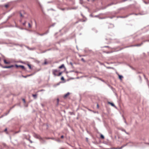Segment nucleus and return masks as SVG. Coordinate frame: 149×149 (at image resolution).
<instances>
[{
  "mask_svg": "<svg viewBox=\"0 0 149 149\" xmlns=\"http://www.w3.org/2000/svg\"><path fill=\"white\" fill-rule=\"evenodd\" d=\"M28 66H29L30 69H31V65H30L28 64Z\"/></svg>",
  "mask_w": 149,
  "mask_h": 149,
  "instance_id": "393cba45",
  "label": "nucleus"
},
{
  "mask_svg": "<svg viewBox=\"0 0 149 149\" xmlns=\"http://www.w3.org/2000/svg\"><path fill=\"white\" fill-rule=\"evenodd\" d=\"M10 110H9V111H8V113H6V115H7V114H8L9 113V112H10Z\"/></svg>",
  "mask_w": 149,
  "mask_h": 149,
  "instance_id": "37998d69",
  "label": "nucleus"
},
{
  "mask_svg": "<svg viewBox=\"0 0 149 149\" xmlns=\"http://www.w3.org/2000/svg\"><path fill=\"white\" fill-rule=\"evenodd\" d=\"M61 10H64L65 9H64V8H61Z\"/></svg>",
  "mask_w": 149,
  "mask_h": 149,
  "instance_id": "3c124183",
  "label": "nucleus"
},
{
  "mask_svg": "<svg viewBox=\"0 0 149 149\" xmlns=\"http://www.w3.org/2000/svg\"><path fill=\"white\" fill-rule=\"evenodd\" d=\"M22 100H23V101L24 102V103H25V102H26V101H25V99H22Z\"/></svg>",
  "mask_w": 149,
  "mask_h": 149,
  "instance_id": "e433bc0d",
  "label": "nucleus"
},
{
  "mask_svg": "<svg viewBox=\"0 0 149 149\" xmlns=\"http://www.w3.org/2000/svg\"><path fill=\"white\" fill-rule=\"evenodd\" d=\"M116 4V3H114L113 2H112L110 4H108L107 5V6L108 7L109 6H111V5H113V4Z\"/></svg>",
  "mask_w": 149,
  "mask_h": 149,
  "instance_id": "6e6552de",
  "label": "nucleus"
},
{
  "mask_svg": "<svg viewBox=\"0 0 149 149\" xmlns=\"http://www.w3.org/2000/svg\"><path fill=\"white\" fill-rule=\"evenodd\" d=\"M126 134H129V133L127 132L126 131V132H125Z\"/></svg>",
  "mask_w": 149,
  "mask_h": 149,
  "instance_id": "864d4df0",
  "label": "nucleus"
},
{
  "mask_svg": "<svg viewBox=\"0 0 149 149\" xmlns=\"http://www.w3.org/2000/svg\"><path fill=\"white\" fill-rule=\"evenodd\" d=\"M29 49V50H33V48H31V49Z\"/></svg>",
  "mask_w": 149,
  "mask_h": 149,
  "instance_id": "bf43d9fd",
  "label": "nucleus"
},
{
  "mask_svg": "<svg viewBox=\"0 0 149 149\" xmlns=\"http://www.w3.org/2000/svg\"><path fill=\"white\" fill-rule=\"evenodd\" d=\"M99 15H95V16H94V17H99Z\"/></svg>",
  "mask_w": 149,
  "mask_h": 149,
  "instance_id": "c85d7f7f",
  "label": "nucleus"
},
{
  "mask_svg": "<svg viewBox=\"0 0 149 149\" xmlns=\"http://www.w3.org/2000/svg\"><path fill=\"white\" fill-rule=\"evenodd\" d=\"M28 26H29V27H31V26L30 24V23H28Z\"/></svg>",
  "mask_w": 149,
  "mask_h": 149,
  "instance_id": "cd10ccee",
  "label": "nucleus"
},
{
  "mask_svg": "<svg viewBox=\"0 0 149 149\" xmlns=\"http://www.w3.org/2000/svg\"><path fill=\"white\" fill-rule=\"evenodd\" d=\"M107 68L110 69V68H112L111 67H107Z\"/></svg>",
  "mask_w": 149,
  "mask_h": 149,
  "instance_id": "de8ad7c7",
  "label": "nucleus"
},
{
  "mask_svg": "<svg viewBox=\"0 0 149 149\" xmlns=\"http://www.w3.org/2000/svg\"><path fill=\"white\" fill-rule=\"evenodd\" d=\"M127 1V0H123V2H124V1Z\"/></svg>",
  "mask_w": 149,
  "mask_h": 149,
  "instance_id": "6e6d98bb",
  "label": "nucleus"
},
{
  "mask_svg": "<svg viewBox=\"0 0 149 149\" xmlns=\"http://www.w3.org/2000/svg\"><path fill=\"white\" fill-rule=\"evenodd\" d=\"M148 41V42H149V40H146V41Z\"/></svg>",
  "mask_w": 149,
  "mask_h": 149,
  "instance_id": "680f3d73",
  "label": "nucleus"
},
{
  "mask_svg": "<svg viewBox=\"0 0 149 149\" xmlns=\"http://www.w3.org/2000/svg\"><path fill=\"white\" fill-rule=\"evenodd\" d=\"M7 128H6V129H5V130H4V131H7Z\"/></svg>",
  "mask_w": 149,
  "mask_h": 149,
  "instance_id": "4d7b16f0",
  "label": "nucleus"
},
{
  "mask_svg": "<svg viewBox=\"0 0 149 149\" xmlns=\"http://www.w3.org/2000/svg\"><path fill=\"white\" fill-rule=\"evenodd\" d=\"M15 66L17 67V68H18V67H19V65H15Z\"/></svg>",
  "mask_w": 149,
  "mask_h": 149,
  "instance_id": "58836bf2",
  "label": "nucleus"
},
{
  "mask_svg": "<svg viewBox=\"0 0 149 149\" xmlns=\"http://www.w3.org/2000/svg\"><path fill=\"white\" fill-rule=\"evenodd\" d=\"M81 61H83L84 62H85V60H84V59L83 58H81Z\"/></svg>",
  "mask_w": 149,
  "mask_h": 149,
  "instance_id": "4be33fe9",
  "label": "nucleus"
},
{
  "mask_svg": "<svg viewBox=\"0 0 149 149\" xmlns=\"http://www.w3.org/2000/svg\"><path fill=\"white\" fill-rule=\"evenodd\" d=\"M44 64H45V65H46V64H48V63H47V61H45V62H44Z\"/></svg>",
  "mask_w": 149,
  "mask_h": 149,
  "instance_id": "c756f323",
  "label": "nucleus"
},
{
  "mask_svg": "<svg viewBox=\"0 0 149 149\" xmlns=\"http://www.w3.org/2000/svg\"><path fill=\"white\" fill-rule=\"evenodd\" d=\"M50 139H52V140H55L54 138H50Z\"/></svg>",
  "mask_w": 149,
  "mask_h": 149,
  "instance_id": "a19ab883",
  "label": "nucleus"
},
{
  "mask_svg": "<svg viewBox=\"0 0 149 149\" xmlns=\"http://www.w3.org/2000/svg\"><path fill=\"white\" fill-rule=\"evenodd\" d=\"M97 108H99V105H98V104H97Z\"/></svg>",
  "mask_w": 149,
  "mask_h": 149,
  "instance_id": "5fc2aeb1",
  "label": "nucleus"
},
{
  "mask_svg": "<svg viewBox=\"0 0 149 149\" xmlns=\"http://www.w3.org/2000/svg\"><path fill=\"white\" fill-rule=\"evenodd\" d=\"M100 137L102 138V139H104V136L102 135V134H101V135H100Z\"/></svg>",
  "mask_w": 149,
  "mask_h": 149,
  "instance_id": "f3484780",
  "label": "nucleus"
},
{
  "mask_svg": "<svg viewBox=\"0 0 149 149\" xmlns=\"http://www.w3.org/2000/svg\"><path fill=\"white\" fill-rule=\"evenodd\" d=\"M143 76L144 77L145 79L146 80V81L147 82H148V79L147 78H146V76H145V75H144V74H143Z\"/></svg>",
  "mask_w": 149,
  "mask_h": 149,
  "instance_id": "5701e85b",
  "label": "nucleus"
},
{
  "mask_svg": "<svg viewBox=\"0 0 149 149\" xmlns=\"http://www.w3.org/2000/svg\"><path fill=\"white\" fill-rule=\"evenodd\" d=\"M22 77L24 78H26L27 77H29V76H28V75H26V76H23V75H22Z\"/></svg>",
  "mask_w": 149,
  "mask_h": 149,
  "instance_id": "412c9836",
  "label": "nucleus"
},
{
  "mask_svg": "<svg viewBox=\"0 0 149 149\" xmlns=\"http://www.w3.org/2000/svg\"><path fill=\"white\" fill-rule=\"evenodd\" d=\"M126 145H124L122 146L121 147H122V148H123V147L125 146Z\"/></svg>",
  "mask_w": 149,
  "mask_h": 149,
  "instance_id": "ea45409f",
  "label": "nucleus"
},
{
  "mask_svg": "<svg viewBox=\"0 0 149 149\" xmlns=\"http://www.w3.org/2000/svg\"><path fill=\"white\" fill-rule=\"evenodd\" d=\"M139 77L140 78V79L141 80V76H139Z\"/></svg>",
  "mask_w": 149,
  "mask_h": 149,
  "instance_id": "09e8293b",
  "label": "nucleus"
},
{
  "mask_svg": "<svg viewBox=\"0 0 149 149\" xmlns=\"http://www.w3.org/2000/svg\"><path fill=\"white\" fill-rule=\"evenodd\" d=\"M98 18L100 19H105L106 18L105 17L101 18V17H99Z\"/></svg>",
  "mask_w": 149,
  "mask_h": 149,
  "instance_id": "4c0bfd02",
  "label": "nucleus"
},
{
  "mask_svg": "<svg viewBox=\"0 0 149 149\" xmlns=\"http://www.w3.org/2000/svg\"><path fill=\"white\" fill-rule=\"evenodd\" d=\"M109 18L111 19H112L113 18V17H109Z\"/></svg>",
  "mask_w": 149,
  "mask_h": 149,
  "instance_id": "052dcab7",
  "label": "nucleus"
},
{
  "mask_svg": "<svg viewBox=\"0 0 149 149\" xmlns=\"http://www.w3.org/2000/svg\"><path fill=\"white\" fill-rule=\"evenodd\" d=\"M90 16L91 17H94V16H93V15L92 14H91V15H90Z\"/></svg>",
  "mask_w": 149,
  "mask_h": 149,
  "instance_id": "a18cd8bd",
  "label": "nucleus"
},
{
  "mask_svg": "<svg viewBox=\"0 0 149 149\" xmlns=\"http://www.w3.org/2000/svg\"><path fill=\"white\" fill-rule=\"evenodd\" d=\"M19 14L20 15V17H23V15H22V13H20Z\"/></svg>",
  "mask_w": 149,
  "mask_h": 149,
  "instance_id": "a878e982",
  "label": "nucleus"
},
{
  "mask_svg": "<svg viewBox=\"0 0 149 149\" xmlns=\"http://www.w3.org/2000/svg\"><path fill=\"white\" fill-rule=\"evenodd\" d=\"M143 44V43L142 42L141 43L139 44H137L134 45H132V46H136V47H139L141 46V45H142Z\"/></svg>",
  "mask_w": 149,
  "mask_h": 149,
  "instance_id": "39448f33",
  "label": "nucleus"
},
{
  "mask_svg": "<svg viewBox=\"0 0 149 149\" xmlns=\"http://www.w3.org/2000/svg\"><path fill=\"white\" fill-rule=\"evenodd\" d=\"M87 141H88V139L87 138H86Z\"/></svg>",
  "mask_w": 149,
  "mask_h": 149,
  "instance_id": "13d9d810",
  "label": "nucleus"
},
{
  "mask_svg": "<svg viewBox=\"0 0 149 149\" xmlns=\"http://www.w3.org/2000/svg\"><path fill=\"white\" fill-rule=\"evenodd\" d=\"M120 130L124 132H126L125 130L122 128H120Z\"/></svg>",
  "mask_w": 149,
  "mask_h": 149,
  "instance_id": "2eb2a0df",
  "label": "nucleus"
},
{
  "mask_svg": "<svg viewBox=\"0 0 149 149\" xmlns=\"http://www.w3.org/2000/svg\"><path fill=\"white\" fill-rule=\"evenodd\" d=\"M81 15L83 17V15H82V14H81Z\"/></svg>",
  "mask_w": 149,
  "mask_h": 149,
  "instance_id": "338daca9",
  "label": "nucleus"
},
{
  "mask_svg": "<svg viewBox=\"0 0 149 149\" xmlns=\"http://www.w3.org/2000/svg\"><path fill=\"white\" fill-rule=\"evenodd\" d=\"M55 23H54L53 24H52L50 26H54V25H55Z\"/></svg>",
  "mask_w": 149,
  "mask_h": 149,
  "instance_id": "473e14b6",
  "label": "nucleus"
},
{
  "mask_svg": "<svg viewBox=\"0 0 149 149\" xmlns=\"http://www.w3.org/2000/svg\"><path fill=\"white\" fill-rule=\"evenodd\" d=\"M27 139L31 143H33V141L29 139Z\"/></svg>",
  "mask_w": 149,
  "mask_h": 149,
  "instance_id": "a211bd4d",
  "label": "nucleus"
},
{
  "mask_svg": "<svg viewBox=\"0 0 149 149\" xmlns=\"http://www.w3.org/2000/svg\"><path fill=\"white\" fill-rule=\"evenodd\" d=\"M33 136L35 138L39 139H40L41 137L39 135L37 134L36 133H34L33 134Z\"/></svg>",
  "mask_w": 149,
  "mask_h": 149,
  "instance_id": "7ed1b4c3",
  "label": "nucleus"
},
{
  "mask_svg": "<svg viewBox=\"0 0 149 149\" xmlns=\"http://www.w3.org/2000/svg\"><path fill=\"white\" fill-rule=\"evenodd\" d=\"M62 72H59L58 74H57V76H59L61 75V74H62Z\"/></svg>",
  "mask_w": 149,
  "mask_h": 149,
  "instance_id": "6ab92c4d",
  "label": "nucleus"
},
{
  "mask_svg": "<svg viewBox=\"0 0 149 149\" xmlns=\"http://www.w3.org/2000/svg\"><path fill=\"white\" fill-rule=\"evenodd\" d=\"M57 104H58V101H59V99H57Z\"/></svg>",
  "mask_w": 149,
  "mask_h": 149,
  "instance_id": "c03bdc74",
  "label": "nucleus"
},
{
  "mask_svg": "<svg viewBox=\"0 0 149 149\" xmlns=\"http://www.w3.org/2000/svg\"><path fill=\"white\" fill-rule=\"evenodd\" d=\"M14 66L13 65H11L10 66H5L3 67V68H9L13 67Z\"/></svg>",
  "mask_w": 149,
  "mask_h": 149,
  "instance_id": "20e7f679",
  "label": "nucleus"
},
{
  "mask_svg": "<svg viewBox=\"0 0 149 149\" xmlns=\"http://www.w3.org/2000/svg\"><path fill=\"white\" fill-rule=\"evenodd\" d=\"M64 138V136L63 135H62L61 136V138L63 139Z\"/></svg>",
  "mask_w": 149,
  "mask_h": 149,
  "instance_id": "79ce46f5",
  "label": "nucleus"
},
{
  "mask_svg": "<svg viewBox=\"0 0 149 149\" xmlns=\"http://www.w3.org/2000/svg\"><path fill=\"white\" fill-rule=\"evenodd\" d=\"M41 143L43 144H44L46 143V141L43 138H42L40 137V138L39 139Z\"/></svg>",
  "mask_w": 149,
  "mask_h": 149,
  "instance_id": "f257e3e1",
  "label": "nucleus"
},
{
  "mask_svg": "<svg viewBox=\"0 0 149 149\" xmlns=\"http://www.w3.org/2000/svg\"><path fill=\"white\" fill-rule=\"evenodd\" d=\"M32 96L33 97L34 99H36L37 97V94H33Z\"/></svg>",
  "mask_w": 149,
  "mask_h": 149,
  "instance_id": "9b49d317",
  "label": "nucleus"
},
{
  "mask_svg": "<svg viewBox=\"0 0 149 149\" xmlns=\"http://www.w3.org/2000/svg\"><path fill=\"white\" fill-rule=\"evenodd\" d=\"M58 72L57 70L54 69L52 70V74L55 76H57V74L56 73Z\"/></svg>",
  "mask_w": 149,
  "mask_h": 149,
  "instance_id": "f03ea898",
  "label": "nucleus"
},
{
  "mask_svg": "<svg viewBox=\"0 0 149 149\" xmlns=\"http://www.w3.org/2000/svg\"><path fill=\"white\" fill-rule=\"evenodd\" d=\"M108 103L109 104H111L112 106L113 107H115V106L114 104L112 102H108Z\"/></svg>",
  "mask_w": 149,
  "mask_h": 149,
  "instance_id": "9d476101",
  "label": "nucleus"
},
{
  "mask_svg": "<svg viewBox=\"0 0 149 149\" xmlns=\"http://www.w3.org/2000/svg\"><path fill=\"white\" fill-rule=\"evenodd\" d=\"M125 123L127 124V123L125 121Z\"/></svg>",
  "mask_w": 149,
  "mask_h": 149,
  "instance_id": "0e129e2a",
  "label": "nucleus"
},
{
  "mask_svg": "<svg viewBox=\"0 0 149 149\" xmlns=\"http://www.w3.org/2000/svg\"><path fill=\"white\" fill-rule=\"evenodd\" d=\"M119 78L120 80H122V79L123 78V77L121 75H118Z\"/></svg>",
  "mask_w": 149,
  "mask_h": 149,
  "instance_id": "f8f14e48",
  "label": "nucleus"
},
{
  "mask_svg": "<svg viewBox=\"0 0 149 149\" xmlns=\"http://www.w3.org/2000/svg\"><path fill=\"white\" fill-rule=\"evenodd\" d=\"M55 140L58 142H61V141L59 139H55Z\"/></svg>",
  "mask_w": 149,
  "mask_h": 149,
  "instance_id": "aec40b11",
  "label": "nucleus"
},
{
  "mask_svg": "<svg viewBox=\"0 0 149 149\" xmlns=\"http://www.w3.org/2000/svg\"><path fill=\"white\" fill-rule=\"evenodd\" d=\"M33 75L32 74H29V75H28V76H29V77L30 76H31Z\"/></svg>",
  "mask_w": 149,
  "mask_h": 149,
  "instance_id": "8fccbe9b",
  "label": "nucleus"
},
{
  "mask_svg": "<svg viewBox=\"0 0 149 149\" xmlns=\"http://www.w3.org/2000/svg\"><path fill=\"white\" fill-rule=\"evenodd\" d=\"M122 147L121 146L120 148H117L116 149H122Z\"/></svg>",
  "mask_w": 149,
  "mask_h": 149,
  "instance_id": "f704fd0d",
  "label": "nucleus"
},
{
  "mask_svg": "<svg viewBox=\"0 0 149 149\" xmlns=\"http://www.w3.org/2000/svg\"><path fill=\"white\" fill-rule=\"evenodd\" d=\"M65 66L64 64H62L60 66H59L58 68L59 69H61L62 68H65Z\"/></svg>",
  "mask_w": 149,
  "mask_h": 149,
  "instance_id": "423d86ee",
  "label": "nucleus"
},
{
  "mask_svg": "<svg viewBox=\"0 0 149 149\" xmlns=\"http://www.w3.org/2000/svg\"><path fill=\"white\" fill-rule=\"evenodd\" d=\"M41 105L43 107V105L42 104Z\"/></svg>",
  "mask_w": 149,
  "mask_h": 149,
  "instance_id": "69168bd1",
  "label": "nucleus"
},
{
  "mask_svg": "<svg viewBox=\"0 0 149 149\" xmlns=\"http://www.w3.org/2000/svg\"><path fill=\"white\" fill-rule=\"evenodd\" d=\"M143 2L146 4H149V1L148 2H146L145 1H143Z\"/></svg>",
  "mask_w": 149,
  "mask_h": 149,
  "instance_id": "4468645a",
  "label": "nucleus"
},
{
  "mask_svg": "<svg viewBox=\"0 0 149 149\" xmlns=\"http://www.w3.org/2000/svg\"><path fill=\"white\" fill-rule=\"evenodd\" d=\"M70 64H71V65H72V63L71 62V63H70Z\"/></svg>",
  "mask_w": 149,
  "mask_h": 149,
  "instance_id": "e2e57ef3",
  "label": "nucleus"
},
{
  "mask_svg": "<svg viewBox=\"0 0 149 149\" xmlns=\"http://www.w3.org/2000/svg\"><path fill=\"white\" fill-rule=\"evenodd\" d=\"M46 139H50V137H45V138Z\"/></svg>",
  "mask_w": 149,
  "mask_h": 149,
  "instance_id": "72a5a7b5",
  "label": "nucleus"
},
{
  "mask_svg": "<svg viewBox=\"0 0 149 149\" xmlns=\"http://www.w3.org/2000/svg\"><path fill=\"white\" fill-rule=\"evenodd\" d=\"M49 30H48L47 31H46L45 32V33H44V35H45V34H47L49 33Z\"/></svg>",
  "mask_w": 149,
  "mask_h": 149,
  "instance_id": "dca6fc26",
  "label": "nucleus"
},
{
  "mask_svg": "<svg viewBox=\"0 0 149 149\" xmlns=\"http://www.w3.org/2000/svg\"><path fill=\"white\" fill-rule=\"evenodd\" d=\"M19 131H17V132H16L15 133V134L17 133H19Z\"/></svg>",
  "mask_w": 149,
  "mask_h": 149,
  "instance_id": "49530a36",
  "label": "nucleus"
},
{
  "mask_svg": "<svg viewBox=\"0 0 149 149\" xmlns=\"http://www.w3.org/2000/svg\"><path fill=\"white\" fill-rule=\"evenodd\" d=\"M19 66L20 67L22 68L23 69H25V67L24 66L22 65H19Z\"/></svg>",
  "mask_w": 149,
  "mask_h": 149,
  "instance_id": "ddd939ff",
  "label": "nucleus"
},
{
  "mask_svg": "<svg viewBox=\"0 0 149 149\" xmlns=\"http://www.w3.org/2000/svg\"><path fill=\"white\" fill-rule=\"evenodd\" d=\"M3 61H4V63L5 64H9L10 63V62H7L5 59H4Z\"/></svg>",
  "mask_w": 149,
  "mask_h": 149,
  "instance_id": "1a4fd4ad",
  "label": "nucleus"
},
{
  "mask_svg": "<svg viewBox=\"0 0 149 149\" xmlns=\"http://www.w3.org/2000/svg\"><path fill=\"white\" fill-rule=\"evenodd\" d=\"M43 90H41L40 91H42Z\"/></svg>",
  "mask_w": 149,
  "mask_h": 149,
  "instance_id": "774afa93",
  "label": "nucleus"
},
{
  "mask_svg": "<svg viewBox=\"0 0 149 149\" xmlns=\"http://www.w3.org/2000/svg\"><path fill=\"white\" fill-rule=\"evenodd\" d=\"M88 110L89 111H92L91 110V109H88Z\"/></svg>",
  "mask_w": 149,
  "mask_h": 149,
  "instance_id": "603ef678",
  "label": "nucleus"
},
{
  "mask_svg": "<svg viewBox=\"0 0 149 149\" xmlns=\"http://www.w3.org/2000/svg\"><path fill=\"white\" fill-rule=\"evenodd\" d=\"M70 94V93L69 92H68L66 94H65L64 96V98H66V97H67L68 95H69Z\"/></svg>",
  "mask_w": 149,
  "mask_h": 149,
  "instance_id": "0eeeda50",
  "label": "nucleus"
},
{
  "mask_svg": "<svg viewBox=\"0 0 149 149\" xmlns=\"http://www.w3.org/2000/svg\"><path fill=\"white\" fill-rule=\"evenodd\" d=\"M38 35H40V36H43L44 35V33H43L42 34H39V33H38Z\"/></svg>",
  "mask_w": 149,
  "mask_h": 149,
  "instance_id": "b1692460",
  "label": "nucleus"
},
{
  "mask_svg": "<svg viewBox=\"0 0 149 149\" xmlns=\"http://www.w3.org/2000/svg\"><path fill=\"white\" fill-rule=\"evenodd\" d=\"M61 79L62 80H64V78L63 77H62L61 78Z\"/></svg>",
  "mask_w": 149,
  "mask_h": 149,
  "instance_id": "bb28decb",
  "label": "nucleus"
},
{
  "mask_svg": "<svg viewBox=\"0 0 149 149\" xmlns=\"http://www.w3.org/2000/svg\"><path fill=\"white\" fill-rule=\"evenodd\" d=\"M5 6L6 8H8V5L6 4V5H5Z\"/></svg>",
  "mask_w": 149,
  "mask_h": 149,
  "instance_id": "2f4dec72",
  "label": "nucleus"
},
{
  "mask_svg": "<svg viewBox=\"0 0 149 149\" xmlns=\"http://www.w3.org/2000/svg\"><path fill=\"white\" fill-rule=\"evenodd\" d=\"M26 22H24L22 24L23 25L25 26L26 24Z\"/></svg>",
  "mask_w": 149,
  "mask_h": 149,
  "instance_id": "c9c22d12",
  "label": "nucleus"
},
{
  "mask_svg": "<svg viewBox=\"0 0 149 149\" xmlns=\"http://www.w3.org/2000/svg\"><path fill=\"white\" fill-rule=\"evenodd\" d=\"M77 8H70V9H75Z\"/></svg>",
  "mask_w": 149,
  "mask_h": 149,
  "instance_id": "7c9ffc66",
  "label": "nucleus"
}]
</instances>
